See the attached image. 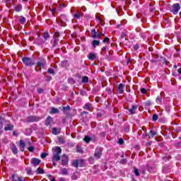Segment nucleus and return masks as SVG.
I'll use <instances>...</instances> for the list:
<instances>
[{
    "label": "nucleus",
    "mask_w": 181,
    "mask_h": 181,
    "mask_svg": "<svg viewBox=\"0 0 181 181\" xmlns=\"http://www.w3.org/2000/svg\"><path fill=\"white\" fill-rule=\"evenodd\" d=\"M52 162H59V160L62 159V157L60 156V154L62 153V148L59 146H57L52 148Z\"/></svg>",
    "instance_id": "1"
},
{
    "label": "nucleus",
    "mask_w": 181,
    "mask_h": 181,
    "mask_svg": "<svg viewBox=\"0 0 181 181\" xmlns=\"http://www.w3.org/2000/svg\"><path fill=\"white\" fill-rule=\"evenodd\" d=\"M46 59L44 57H39L36 62L35 71H42V69L46 67Z\"/></svg>",
    "instance_id": "2"
},
{
    "label": "nucleus",
    "mask_w": 181,
    "mask_h": 181,
    "mask_svg": "<svg viewBox=\"0 0 181 181\" xmlns=\"http://www.w3.org/2000/svg\"><path fill=\"white\" fill-rule=\"evenodd\" d=\"M71 13L73 15L74 19H81L83 16H84V13L81 11V10L77 9L76 11V8L71 7Z\"/></svg>",
    "instance_id": "3"
},
{
    "label": "nucleus",
    "mask_w": 181,
    "mask_h": 181,
    "mask_svg": "<svg viewBox=\"0 0 181 181\" xmlns=\"http://www.w3.org/2000/svg\"><path fill=\"white\" fill-rule=\"evenodd\" d=\"M22 62L24 63L25 66H32L35 65V61L32 59L31 58H29L28 57H24L22 58Z\"/></svg>",
    "instance_id": "4"
},
{
    "label": "nucleus",
    "mask_w": 181,
    "mask_h": 181,
    "mask_svg": "<svg viewBox=\"0 0 181 181\" xmlns=\"http://www.w3.org/2000/svg\"><path fill=\"white\" fill-rule=\"evenodd\" d=\"M179 11H180V4L179 3L174 4L170 8V12H172L173 15H177Z\"/></svg>",
    "instance_id": "5"
},
{
    "label": "nucleus",
    "mask_w": 181,
    "mask_h": 181,
    "mask_svg": "<svg viewBox=\"0 0 181 181\" xmlns=\"http://www.w3.org/2000/svg\"><path fill=\"white\" fill-rule=\"evenodd\" d=\"M26 122H38L40 121V117L39 116H29L25 119Z\"/></svg>",
    "instance_id": "6"
},
{
    "label": "nucleus",
    "mask_w": 181,
    "mask_h": 181,
    "mask_svg": "<svg viewBox=\"0 0 181 181\" xmlns=\"http://www.w3.org/2000/svg\"><path fill=\"white\" fill-rule=\"evenodd\" d=\"M103 155V148L101 147H97L95 151L94 156L96 158V159H100Z\"/></svg>",
    "instance_id": "7"
},
{
    "label": "nucleus",
    "mask_w": 181,
    "mask_h": 181,
    "mask_svg": "<svg viewBox=\"0 0 181 181\" xmlns=\"http://www.w3.org/2000/svg\"><path fill=\"white\" fill-rule=\"evenodd\" d=\"M69 163V157L66 156V154L62 155V165L63 166H66V165Z\"/></svg>",
    "instance_id": "8"
},
{
    "label": "nucleus",
    "mask_w": 181,
    "mask_h": 181,
    "mask_svg": "<svg viewBox=\"0 0 181 181\" xmlns=\"http://www.w3.org/2000/svg\"><path fill=\"white\" fill-rule=\"evenodd\" d=\"M40 159L36 158H33L30 160V163L33 165V166H39V165H40Z\"/></svg>",
    "instance_id": "9"
},
{
    "label": "nucleus",
    "mask_w": 181,
    "mask_h": 181,
    "mask_svg": "<svg viewBox=\"0 0 181 181\" xmlns=\"http://www.w3.org/2000/svg\"><path fill=\"white\" fill-rule=\"evenodd\" d=\"M125 88V84L119 83L117 86V93L119 94H124V89Z\"/></svg>",
    "instance_id": "10"
},
{
    "label": "nucleus",
    "mask_w": 181,
    "mask_h": 181,
    "mask_svg": "<svg viewBox=\"0 0 181 181\" xmlns=\"http://www.w3.org/2000/svg\"><path fill=\"white\" fill-rule=\"evenodd\" d=\"M10 148H11V152H13V153L14 155L18 154V147H16V145H15V144L11 143Z\"/></svg>",
    "instance_id": "11"
},
{
    "label": "nucleus",
    "mask_w": 181,
    "mask_h": 181,
    "mask_svg": "<svg viewBox=\"0 0 181 181\" xmlns=\"http://www.w3.org/2000/svg\"><path fill=\"white\" fill-rule=\"evenodd\" d=\"M88 59H89V60H95V59H97V54L94 52H90L88 55Z\"/></svg>",
    "instance_id": "12"
},
{
    "label": "nucleus",
    "mask_w": 181,
    "mask_h": 181,
    "mask_svg": "<svg viewBox=\"0 0 181 181\" xmlns=\"http://www.w3.org/2000/svg\"><path fill=\"white\" fill-rule=\"evenodd\" d=\"M137 109H138V105H132V109H129V112L132 115H134V114H135V111H136Z\"/></svg>",
    "instance_id": "13"
},
{
    "label": "nucleus",
    "mask_w": 181,
    "mask_h": 181,
    "mask_svg": "<svg viewBox=\"0 0 181 181\" xmlns=\"http://www.w3.org/2000/svg\"><path fill=\"white\" fill-rule=\"evenodd\" d=\"M19 146L20 151H21V152H23V151H25V146H26V144H25V141H23V140H20Z\"/></svg>",
    "instance_id": "14"
},
{
    "label": "nucleus",
    "mask_w": 181,
    "mask_h": 181,
    "mask_svg": "<svg viewBox=\"0 0 181 181\" xmlns=\"http://www.w3.org/2000/svg\"><path fill=\"white\" fill-rule=\"evenodd\" d=\"M78 178H80V173L78 172L74 173L71 176L72 180H77Z\"/></svg>",
    "instance_id": "15"
},
{
    "label": "nucleus",
    "mask_w": 181,
    "mask_h": 181,
    "mask_svg": "<svg viewBox=\"0 0 181 181\" xmlns=\"http://www.w3.org/2000/svg\"><path fill=\"white\" fill-rule=\"evenodd\" d=\"M13 129V125L11 123H8L5 127L4 131H12Z\"/></svg>",
    "instance_id": "16"
},
{
    "label": "nucleus",
    "mask_w": 181,
    "mask_h": 181,
    "mask_svg": "<svg viewBox=\"0 0 181 181\" xmlns=\"http://www.w3.org/2000/svg\"><path fill=\"white\" fill-rule=\"evenodd\" d=\"M14 11L16 12H21L22 11V4H17L14 7Z\"/></svg>",
    "instance_id": "17"
},
{
    "label": "nucleus",
    "mask_w": 181,
    "mask_h": 181,
    "mask_svg": "<svg viewBox=\"0 0 181 181\" xmlns=\"http://www.w3.org/2000/svg\"><path fill=\"white\" fill-rule=\"evenodd\" d=\"M90 33L93 39H97V30H95V29L91 30Z\"/></svg>",
    "instance_id": "18"
},
{
    "label": "nucleus",
    "mask_w": 181,
    "mask_h": 181,
    "mask_svg": "<svg viewBox=\"0 0 181 181\" xmlns=\"http://www.w3.org/2000/svg\"><path fill=\"white\" fill-rule=\"evenodd\" d=\"M93 107L91 106V104L90 103H86L84 106H83V109L84 110H88V111H91Z\"/></svg>",
    "instance_id": "19"
},
{
    "label": "nucleus",
    "mask_w": 181,
    "mask_h": 181,
    "mask_svg": "<svg viewBox=\"0 0 181 181\" xmlns=\"http://www.w3.org/2000/svg\"><path fill=\"white\" fill-rule=\"evenodd\" d=\"M36 173L37 175H43L45 173V170L43 168H41L40 167L37 168Z\"/></svg>",
    "instance_id": "20"
},
{
    "label": "nucleus",
    "mask_w": 181,
    "mask_h": 181,
    "mask_svg": "<svg viewBox=\"0 0 181 181\" xmlns=\"http://www.w3.org/2000/svg\"><path fill=\"white\" fill-rule=\"evenodd\" d=\"M70 105H67L66 107H62V111L64 114H68L67 111H70Z\"/></svg>",
    "instance_id": "21"
},
{
    "label": "nucleus",
    "mask_w": 181,
    "mask_h": 181,
    "mask_svg": "<svg viewBox=\"0 0 181 181\" xmlns=\"http://www.w3.org/2000/svg\"><path fill=\"white\" fill-rule=\"evenodd\" d=\"M83 141L86 144H90V141H91V137H90L89 136H85V137L83 138Z\"/></svg>",
    "instance_id": "22"
},
{
    "label": "nucleus",
    "mask_w": 181,
    "mask_h": 181,
    "mask_svg": "<svg viewBox=\"0 0 181 181\" xmlns=\"http://www.w3.org/2000/svg\"><path fill=\"white\" fill-rule=\"evenodd\" d=\"M156 101L157 104L162 105V95H160L159 96H158Z\"/></svg>",
    "instance_id": "23"
},
{
    "label": "nucleus",
    "mask_w": 181,
    "mask_h": 181,
    "mask_svg": "<svg viewBox=\"0 0 181 181\" xmlns=\"http://www.w3.org/2000/svg\"><path fill=\"white\" fill-rule=\"evenodd\" d=\"M92 46L95 47V46H100V40H94L92 43Z\"/></svg>",
    "instance_id": "24"
},
{
    "label": "nucleus",
    "mask_w": 181,
    "mask_h": 181,
    "mask_svg": "<svg viewBox=\"0 0 181 181\" xmlns=\"http://www.w3.org/2000/svg\"><path fill=\"white\" fill-rule=\"evenodd\" d=\"M50 122H52V117L50 116L47 117L46 120H45V124L50 125Z\"/></svg>",
    "instance_id": "25"
},
{
    "label": "nucleus",
    "mask_w": 181,
    "mask_h": 181,
    "mask_svg": "<svg viewBox=\"0 0 181 181\" xmlns=\"http://www.w3.org/2000/svg\"><path fill=\"white\" fill-rule=\"evenodd\" d=\"M50 114H59V110L55 107H52Z\"/></svg>",
    "instance_id": "26"
},
{
    "label": "nucleus",
    "mask_w": 181,
    "mask_h": 181,
    "mask_svg": "<svg viewBox=\"0 0 181 181\" xmlns=\"http://www.w3.org/2000/svg\"><path fill=\"white\" fill-rule=\"evenodd\" d=\"M44 39L45 40H47V39H49V37H50V34H49L48 32H45L44 33V36H43Z\"/></svg>",
    "instance_id": "27"
},
{
    "label": "nucleus",
    "mask_w": 181,
    "mask_h": 181,
    "mask_svg": "<svg viewBox=\"0 0 181 181\" xmlns=\"http://www.w3.org/2000/svg\"><path fill=\"white\" fill-rule=\"evenodd\" d=\"M52 134L54 135H57V134H60V132H58L57 128L54 127L52 128Z\"/></svg>",
    "instance_id": "28"
},
{
    "label": "nucleus",
    "mask_w": 181,
    "mask_h": 181,
    "mask_svg": "<svg viewBox=\"0 0 181 181\" xmlns=\"http://www.w3.org/2000/svg\"><path fill=\"white\" fill-rule=\"evenodd\" d=\"M68 83L69 84H76V81H74V79L72 78H68Z\"/></svg>",
    "instance_id": "29"
},
{
    "label": "nucleus",
    "mask_w": 181,
    "mask_h": 181,
    "mask_svg": "<svg viewBox=\"0 0 181 181\" xmlns=\"http://www.w3.org/2000/svg\"><path fill=\"white\" fill-rule=\"evenodd\" d=\"M58 141L59 144H64V142H66V141L64 140V138H63L62 136H59L58 138Z\"/></svg>",
    "instance_id": "30"
},
{
    "label": "nucleus",
    "mask_w": 181,
    "mask_h": 181,
    "mask_svg": "<svg viewBox=\"0 0 181 181\" xmlns=\"http://www.w3.org/2000/svg\"><path fill=\"white\" fill-rule=\"evenodd\" d=\"M101 19H102L101 18V14L100 13H96L95 14V20L98 21Z\"/></svg>",
    "instance_id": "31"
},
{
    "label": "nucleus",
    "mask_w": 181,
    "mask_h": 181,
    "mask_svg": "<svg viewBox=\"0 0 181 181\" xmlns=\"http://www.w3.org/2000/svg\"><path fill=\"white\" fill-rule=\"evenodd\" d=\"M158 133L156 132H153V130H150V136L151 138H153L156 135H157Z\"/></svg>",
    "instance_id": "32"
},
{
    "label": "nucleus",
    "mask_w": 181,
    "mask_h": 181,
    "mask_svg": "<svg viewBox=\"0 0 181 181\" xmlns=\"http://www.w3.org/2000/svg\"><path fill=\"white\" fill-rule=\"evenodd\" d=\"M26 22V18H25V17H21L20 18V23L22 24V25H25Z\"/></svg>",
    "instance_id": "33"
},
{
    "label": "nucleus",
    "mask_w": 181,
    "mask_h": 181,
    "mask_svg": "<svg viewBox=\"0 0 181 181\" xmlns=\"http://www.w3.org/2000/svg\"><path fill=\"white\" fill-rule=\"evenodd\" d=\"M134 170L135 176H139V170H138L136 168H134Z\"/></svg>",
    "instance_id": "34"
},
{
    "label": "nucleus",
    "mask_w": 181,
    "mask_h": 181,
    "mask_svg": "<svg viewBox=\"0 0 181 181\" xmlns=\"http://www.w3.org/2000/svg\"><path fill=\"white\" fill-rule=\"evenodd\" d=\"M60 37V33L59 32H55L54 34V39H59Z\"/></svg>",
    "instance_id": "35"
},
{
    "label": "nucleus",
    "mask_w": 181,
    "mask_h": 181,
    "mask_svg": "<svg viewBox=\"0 0 181 181\" xmlns=\"http://www.w3.org/2000/svg\"><path fill=\"white\" fill-rule=\"evenodd\" d=\"M98 22L101 26H104L105 25V22L104 20H103V18H100V20L98 21Z\"/></svg>",
    "instance_id": "36"
},
{
    "label": "nucleus",
    "mask_w": 181,
    "mask_h": 181,
    "mask_svg": "<svg viewBox=\"0 0 181 181\" xmlns=\"http://www.w3.org/2000/svg\"><path fill=\"white\" fill-rule=\"evenodd\" d=\"M102 36H104V34L103 33H98L96 35V39H101Z\"/></svg>",
    "instance_id": "37"
},
{
    "label": "nucleus",
    "mask_w": 181,
    "mask_h": 181,
    "mask_svg": "<svg viewBox=\"0 0 181 181\" xmlns=\"http://www.w3.org/2000/svg\"><path fill=\"white\" fill-rule=\"evenodd\" d=\"M82 81H83V83H88V77H87V76H83V77L82 78Z\"/></svg>",
    "instance_id": "38"
},
{
    "label": "nucleus",
    "mask_w": 181,
    "mask_h": 181,
    "mask_svg": "<svg viewBox=\"0 0 181 181\" xmlns=\"http://www.w3.org/2000/svg\"><path fill=\"white\" fill-rule=\"evenodd\" d=\"M11 180L12 181H18V176H16V175H13L11 176Z\"/></svg>",
    "instance_id": "39"
},
{
    "label": "nucleus",
    "mask_w": 181,
    "mask_h": 181,
    "mask_svg": "<svg viewBox=\"0 0 181 181\" xmlns=\"http://www.w3.org/2000/svg\"><path fill=\"white\" fill-rule=\"evenodd\" d=\"M62 175H69V171L67 170V169L64 168V169L62 170Z\"/></svg>",
    "instance_id": "40"
},
{
    "label": "nucleus",
    "mask_w": 181,
    "mask_h": 181,
    "mask_svg": "<svg viewBox=\"0 0 181 181\" xmlns=\"http://www.w3.org/2000/svg\"><path fill=\"white\" fill-rule=\"evenodd\" d=\"M103 43H110V38L108 37H105L103 39Z\"/></svg>",
    "instance_id": "41"
},
{
    "label": "nucleus",
    "mask_w": 181,
    "mask_h": 181,
    "mask_svg": "<svg viewBox=\"0 0 181 181\" xmlns=\"http://www.w3.org/2000/svg\"><path fill=\"white\" fill-rule=\"evenodd\" d=\"M57 42H59V39L55 38L53 42V47H56V45H57Z\"/></svg>",
    "instance_id": "42"
},
{
    "label": "nucleus",
    "mask_w": 181,
    "mask_h": 181,
    "mask_svg": "<svg viewBox=\"0 0 181 181\" xmlns=\"http://www.w3.org/2000/svg\"><path fill=\"white\" fill-rule=\"evenodd\" d=\"M78 11H81V12H83V13H84V12H86V11H87V8L84 6H82L81 8V9H78Z\"/></svg>",
    "instance_id": "43"
},
{
    "label": "nucleus",
    "mask_w": 181,
    "mask_h": 181,
    "mask_svg": "<svg viewBox=\"0 0 181 181\" xmlns=\"http://www.w3.org/2000/svg\"><path fill=\"white\" fill-rule=\"evenodd\" d=\"M25 170H26V173H28V175H32V169L31 168H26Z\"/></svg>",
    "instance_id": "44"
},
{
    "label": "nucleus",
    "mask_w": 181,
    "mask_h": 181,
    "mask_svg": "<svg viewBox=\"0 0 181 181\" xmlns=\"http://www.w3.org/2000/svg\"><path fill=\"white\" fill-rule=\"evenodd\" d=\"M76 151L77 152H79V153H83V148H81V147L77 146Z\"/></svg>",
    "instance_id": "45"
},
{
    "label": "nucleus",
    "mask_w": 181,
    "mask_h": 181,
    "mask_svg": "<svg viewBox=\"0 0 181 181\" xmlns=\"http://www.w3.org/2000/svg\"><path fill=\"white\" fill-rule=\"evenodd\" d=\"M47 71L49 74H54V70H53L52 69H48Z\"/></svg>",
    "instance_id": "46"
},
{
    "label": "nucleus",
    "mask_w": 181,
    "mask_h": 181,
    "mask_svg": "<svg viewBox=\"0 0 181 181\" xmlns=\"http://www.w3.org/2000/svg\"><path fill=\"white\" fill-rule=\"evenodd\" d=\"M158 115L155 114L153 115V121H158Z\"/></svg>",
    "instance_id": "47"
},
{
    "label": "nucleus",
    "mask_w": 181,
    "mask_h": 181,
    "mask_svg": "<svg viewBox=\"0 0 181 181\" xmlns=\"http://www.w3.org/2000/svg\"><path fill=\"white\" fill-rule=\"evenodd\" d=\"M147 91L148 90H146L145 88L141 89V93H142V94H146Z\"/></svg>",
    "instance_id": "48"
},
{
    "label": "nucleus",
    "mask_w": 181,
    "mask_h": 181,
    "mask_svg": "<svg viewBox=\"0 0 181 181\" xmlns=\"http://www.w3.org/2000/svg\"><path fill=\"white\" fill-rule=\"evenodd\" d=\"M46 156H47V153H42L41 154L42 159H45V158H46Z\"/></svg>",
    "instance_id": "49"
},
{
    "label": "nucleus",
    "mask_w": 181,
    "mask_h": 181,
    "mask_svg": "<svg viewBox=\"0 0 181 181\" xmlns=\"http://www.w3.org/2000/svg\"><path fill=\"white\" fill-rule=\"evenodd\" d=\"M120 163H122V165H125V163H127V159L123 158L120 160Z\"/></svg>",
    "instance_id": "50"
},
{
    "label": "nucleus",
    "mask_w": 181,
    "mask_h": 181,
    "mask_svg": "<svg viewBox=\"0 0 181 181\" xmlns=\"http://www.w3.org/2000/svg\"><path fill=\"white\" fill-rule=\"evenodd\" d=\"M28 151H29V152H33V151H35V147H33V146H30V147L28 148Z\"/></svg>",
    "instance_id": "51"
},
{
    "label": "nucleus",
    "mask_w": 181,
    "mask_h": 181,
    "mask_svg": "<svg viewBox=\"0 0 181 181\" xmlns=\"http://www.w3.org/2000/svg\"><path fill=\"white\" fill-rule=\"evenodd\" d=\"M37 93L38 94H42L43 93V89L42 88H40L37 89Z\"/></svg>",
    "instance_id": "52"
},
{
    "label": "nucleus",
    "mask_w": 181,
    "mask_h": 181,
    "mask_svg": "<svg viewBox=\"0 0 181 181\" xmlns=\"http://www.w3.org/2000/svg\"><path fill=\"white\" fill-rule=\"evenodd\" d=\"M133 49L134 50H138L139 49V45H138V44L134 45Z\"/></svg>",
    "instance_id": "53"
},
{
    "label": "nucleus",
    "mask_w": 181,
    "mask_h": 181,
    "mask_svg": "<svg viewBox=\"0 0 181 181\" xmlns=\"http://www.w3.org/2000/svg\"><path fill=\"white\" fill-rule=\"evenodd\" d=\"M4 3L6 4V6L11 4V0H4Z\"/></svg>",
    "instance_id": "54"
},
{
    "label": "nucleus",
    "mask_w": 181,
    "mask_h": 181,
    "mask_svg": "<svg viewBox=\"0 0 181 181\" xmlns=\"http://www.w3.org/2000/svg\"><path fill=\"white\" fill-rule=\"evenodd\" d=\"M118 144H119V145H122L124 144V139L120 138L119 139Z\"/></svg>",
    "instance_id": "55"
},
{
    "label": "nucleus",
    "mask_w": 181,
    "mask_h": 181,
    "mask_svg": "<svg viewBox=\"0 0 181 181\" xmlns=\"http://www.w3.org/2000/svg\"><path fill=\"white\" fill-rule=\"evenodd\" d=\"M73 165H74L75 168H78V162H77V161L74 162V163H73Z\"/></svg>",
    "instance_id": "56"
},
{
    "label": "nucleus",
    "mask_w": 181,
    "mask_h": 181,
    "mask_svg": "<svg viewBox=\"0 0 181 181\" xmlns=\"http://www.w3.org/2000/svg\"><path fill=\"white\" fill-rule=\"evenodd\" d=\"M50 11H51L52 15H54V13L56 12V8H50Z\"/></svg>",
    "instance_id": "57"
},
{
    "label": "nucleus",
    "mask_w": 181,
    "mask_h": 181,
    "mask_svg": "<svg viewBox=\"0 0 181 181\" xmlns=\"http://www.w3.org/2000/svg\"><path fill=\"white\" fill-rule=\"evenodd\" d=\"M102 52H107V47H103L102 48Z\"/></svg>",
    "instance_id": "58"
},
{
    "label": "nucleus",
    "mask_w": 181,
    "mask_h": 181,
    "mask_svg": "<svg viewBox=\"0 0 181 181\" xmlns=\"http://www.w3.org/2000/svg\"><path fill=\"white\" fill-rule=\"evenodd\" d=\"M97 117L98 118H101V113H98Z\"/></svg>",
    "instance_id": "59"
},
{
    "label": "nucleus",
    "mask_w": 181,
    "mask_h": 181,
    "mask_svg": "<svg viewBox=\"0 0 181 181\" xmlns=\"http://www.w3.org/2000/svg\"><path fill=\"white\" fill-rule=\"evenodd\" d=\"M52 165H53V166H57V163H56V161H52Z\"/></svg>",
    "instance_id": "60"
},
{
    "label": "nucleus",
    "mask_w": 181,
    "mask_h": 181,
    "mask_svg": "<svg viewBox=\"0 0 181 181\" xmlns=\"http://www.w3.org/2000/svg\"><path fill=\"white\" fill-rule=\"evenodd\" d=\"M177 72L179 73V74H181V68L177 69Z\"/></svg>",
    "instance_id": "61"
},
{
    "label": "nucleus",
    "mask_w": 181,
    "mask_h": 181,
    "mask_svg": "<svg viewBox=\"0 0 181 181\" xmlns=\"http://www.w3.org/2000/svg\"><path fill=\"white\" fill-rule=\"evenodd\" d=\"M83 114H88V112L83 111V112H82L81 115H83Z\"/></svg>",
    "instance_id": "62"
},
{
    "label": "nucleus",
    "mask_w": 181,
    "mask_h": 181,
    "mask_svg": "<svg viewBox=\"0 0 181 181\" xmlns=\"http://www.w3.org/2000/svg\"><path fill=\"white\" fill-rule=\"evenodd\" d=\"M19 181H22V177H18V178H17Z\"/></svg>",
    "instance_id": "63"
},
{
    "label": "nucleus",
    "mask_w": 181,
    "mask_h": 181,
    "mask_svg": "<svg viewBox=\"0 0 181 181\" xmlns=\"http://www.w3.org/2000/svg\"><path fill=\"white\" fill-rule=\"evenodd\" d=\"M125 37V33H122V37L124 38Z\"/></svg>",
    "instance_id": "64"
}]
</instances>
